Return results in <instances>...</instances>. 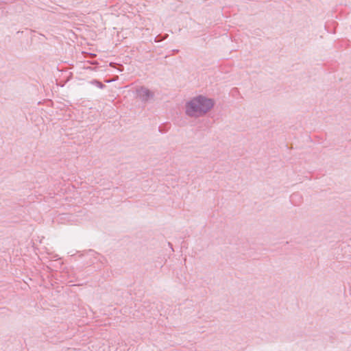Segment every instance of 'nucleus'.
<instances>
[{
    "label": "nucleus",
    "instance_id": "5",
    "mask_svg": "<svg viewBox=\"0 0 351 351\" xmlns=\"http://www.w3.org/2000/svg\"><path fill=\"white\" fill-rule=\"evenodd\" d=\"M296 198H300V196L298 193H294L291 196V202L294 203V199Z\"/></svg>",
    "mask_w": 351,
    "mask_h": 351
},
{
    "label": "nucleus",
    "instance_id": "2",
    "mask_svg": "<svg viewBox=\"0 0 351 351\" xmlns=\"http://www.w3.org/2000/svg\"><path fill=\"white\" fill-rule=\"evenodd\" d=\"M136 94L137 96L143 102H147L154 97V93L144 86H141V88H138L136 90Z\"/></svg>",
    "mask_w": 351,
    "mask_h": 351
},
{
    "label": "nucleus",
    "instance_id": "8",
    "mask_svg": "<svg viewBox=\"0 0 351 351\" xmlns=\"http://www.w3.org/2000/svg\"><path fill=\"white\" fill-rule=\"evenodd\" d=\"M94 263V261H91L90 264Z\"/></svg>",
    "mask_w": 351,
    "mask_h": 351
},
{
    "label": "nucleus",
    "instance_id": "6",
    "mask_svg": "<svg viewBox=\"0 0 351 351\" xmlns=\"http://www.w3.org/2000/svg\"><path fill=\"white\" fill-rule=\"evenodd\" d=\"M58 255L56 254L55 256H53V258H57V259H58Z\"/></svg>",
    "mask_w": 351,
    "mask_h": 351
},
{
    "label": "nucleus",
    "instance_id": "3",
    "mask_svg": "<svg viewBox=\"0 0 351 351\" xmlns=\"http://www.w3.org/2000/svg\"><path fill=\"white\" fill-rule=\"evenodd\" d=\"M90 84L97 86L99 88H101V89H103L104 88L106 87V86L102 84L101 82L97 80H93L90 82Z\"/></svg>",
    "mask_w": 351,
    "mask_h": 351
},
{
    "label": "nucleus",
    "instance_id": "1",
    "mask_svg": "<svg viewBox=\"0 0 351 351\" xmlns=\"http://www.w3.org/2000/svg\"><path fill=\"white\" fill-rule=\"evenodd\" d=\"M212 99L198 95L191 99L185 104V114L190 117L197 118L206 114L214 106Z\"/></svg>",
    "mask_w": 351,
    "mask_h": 351
},
{
    "label": "nucleus",
    "instance_id": "4",
    "mask_svg": "<svg viewBox=\"0 0 351 351\" xmlns=\"http://www.w3.org/2000/svg\"><path fill=\"white\" fill-rule=\"evenodd\" d=\"M86 256L88 258L93 257L94 258H97L99 255L95 251L89 250L88 252H86Z\"/></svg>",
    "mask_w": 351,
    "mask_h": 351
},
{
    "label": "nucleus",
    "instance_id": "7",
    "mask_svg": "<svg viewBox=\"0 0 351 351\" xmlns=\"http://www.w3.org/2000/svg\"><path fill=\"white\" fill-rule=\"evenodd\" d=\"M134 315L135 316V315ZM136 317L137 318H140V317H139L138 315H136Z\"/></svg>",
    "mask_w": 351,
    "mask_h": 351
}]
</instances>
